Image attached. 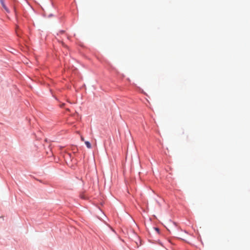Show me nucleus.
Segmentation results:
<instances>
[{
  "mask_svg": "<svg viewBox=\"0 0 250 250\" xmlns=\"http://www.w3.org/2000/svg\"><path fill=\"white\" fill-rule=\"evenodd\" d=\"M64 105V104H63L62 105V106H63Z\"/></svg>",
  "mask_w": 250,
  "mask_h": 250,
  "instance_id": "nucleus-6",
  "label": "nucleus"
},
{
  "mask_svg": "<svg viewBox=\"0 0 250 250\" xmlns=\"http://www.w3.org/2000/svg\"><path fill=\"white\" fill-rule=\"evenodd\" d=\"M0 2L2 6L3 7V8L5 9V10L7 12H9V11L8 9L7 8V7L6 6V5L4 4V0H0Z\"/></svg>",
  "mask_w": 250,
  "mask_h": 250,
  "instance_id": "nucleus-1",
  "label": "nucleus"
},
{
  "mask_svg": "<svg viewBox=\"0 0 250 250\" xmlns=\"http://www.w3.org/2000/svg\"><path fill=\"white\" fill-rule=\"evenodd\" d=\"M81 140H82V141H84V138H83V136H81Z\"/></svg>",
  "mask_w": 250,
  "mask_h": 250,
  "instance_id": "nucleus-4",
  "label": "nucleus"
},
{
  "mask_svg": "<svg viewBox=\"0 0 250 250\" xmlns=\"http://www.w3.org/2000/svg\"><path fill=\"white\" fill-rule=\"evenodd\" d=\"M16 31L17 35L18 36H20V33H19V27H17L16 28Z\"/></svg>",
  "mask_w": 250,
  "mask_h": 250,
  "instance_id": "nucleus-3",
  "label": "nucleus"
},
{
  "mask_svg": "<svg viewBox=\"0 0 250 250\" xmlns=\"http://www.w3.org/2000/svg\"><path fill=\"white\" fill-rule=\"evenodd\" d=\"M156 231H158L159 230L158 229H157V228H156Z\"/></svg>",
  "mask_w": 250,
  "mask_h": 250,
  "instance_id": "nucleus-5",
  "label": "nucleus"
},
{
  "mask_svg": "<svg viewBox=\"0 0 250 250\" xmlns=\"http://www.w3.org/2000/svg\"><path fill=\"white\" fill-rule=\"evenodd\" d=\"M84 143H85V145L86 146V147L88 148H91V145L90 142H89L88 141H85Z\"/></svg>",
  "mask_w": 250,
  "mask_h": 250,
  "instance_id": "nucleus-2",
  "label": "nucleus"
}]
</instances>
